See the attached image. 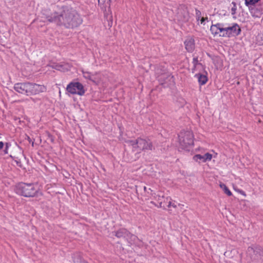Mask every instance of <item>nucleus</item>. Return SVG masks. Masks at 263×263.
Masks as SVG:
<instances>
[{"label": "nucleus", "mask_w": 263, "mask_h": 263, "mask_svg": "<svg viewBox=\"0 0 263 263\" xmlns=\"http://www.w3.org/2000/svg\"><path fill=\"white\" fill-rule=\"evenodd\" d=\"M14 89L17 92L27 96L36 95L47 90L45 85L30 82L17 83L14 85Z\"/></svg>", "instance_id": "f257e3e1"}, {"label": "nucleus", "mask_w": 263, "mask_h": 263, "mask_svg": "<svg viewBox=\"0 0 263 263\" xmlns=\"http://www.w3.org/2000/svg\"><path fill=\"white\" fill-rule=\"evenodd\" d=\"M14 192L17 195L25 197H34L38 196L40 190L35 183L21 182L15 185Z\"/></svg>", "instance_id": "f03ea898"}, {"label": "nucleus", "mask_w": 263, "mask_h": 263, "mask_svg": "<svg viewBox=\"0 0 263 263\" xmlns=\"http://www.w3.org/2000/svg\"><path fill=\"white\" fill-rule=\"evenodd\" d=\"M132 146L133 150L140 153L143 151H152L153 144L150 139L147 138H138L135 140H129L127 142Z\"/></svg>", "instance_id": "7ed1b4c3"}, {"label": "nucleus", "mask_w": 263, "mask_h": 263, "mask_svg": "<svg viewBox=\"0 0 263 263\" xmlns=\"http://www.w3.org/2000/svg\"><path fill=\"white\" fill-rule=\"evenodd\" d=\"M179 141L182 148L186 149L194 145V135L191 131H183L179 135Z\"/></svg>", "instance_id": "20e7f679"}, {"label": "nucleus", "mask_w": 263, "mask_h": 263, "mask_svg": "<svg viewBox=\"0 0 263 263\" xmlns=\"http://www.w3.org/2000/svg\"><path fill=\"white\" fill-rule=\"evenodd\" d=\"M67 91L71 94H77L83 96L85 93V90L83 85L79 82H71L66 87Z\"/></svg>", "instance_id": "39448f33"}, {"label": "nucleus", "mask_w": 263, "mask_h": 263, "mask_svg": "<svg viewBox=\"0 0 263 263\" xmlns=\"http://www.w3.org/2000/svg\"><path fill=\"white\" fill-rule=\"evenodd\" d=\"M241 32L240 27L236 24L232 26H224V33L223 34L224 37H234L238 35Z\"/></svg>", "instance_id": "423d86ee"}, {"label": "nucleus", "mask_w": 263, "mask_h": 263, "mask_svg": "<svg viewBox=\"0 0 263 263\" xmlns=\"http://www.w3.org/2000/svg\"><path fill=\"white\" fill-rule=\"evenodd\" d=\"M247 253L251 255V257L254 260H259L263 257V250L260 247H249L247 249Z\"/></svg>", "instance_id": "0eeeda50"}, {"label": "nucleus", "mask_w": 263, "mask_h": 263, "mask_svg": "<svg viewBox=\"0 0 263 263\" xmlns=\"http://www.w3.org/2000/svg\"><path fill=\"white\" fill-rule=\"evenodd\" d=\"M210 31L214 36L224 37V26L222 24L217 23L212 25L210 27Z\"/></svg>", "instance_id": "6e6552de"}, {"label": "nucleus", "mask_w": 263, "mask_h": 263, "mask_svg": "<svg viewBox=\"0 0 263 263\" xmlns=\"http://www.w3.org/2000/svg\"><path fill=\"white\" fill-rule=\"evenodd\" d=\"M66 21L68 22L67 24H65L67 28L76 27L82 23L81 17H65Z\"/></svg>", "instance_id": "1a4fd4ad"}, {"label": "nucleus", "mask_w": 263, "mask_h": 263, "mask_svg": "<svg viewBox=\"0 0 263 263\" xmlns=\"http://www.w3.org/2000/svg\"><path fill=\"white\" fill-rule=\"evenodd\" d=\"M185 48L189 52H193L195 48V40L193 37H187L184 42Z\"/></svg>", "instance_id": "9d476101"}, {"label": "nucleus", "mask_w": 263, "mask_h": 263, "mask_svg": "<svg viewBox=\"0 0 263 263\" xmlns=\"http://www.w3.org/2000/svg\"><path fill=\"white\" fill-rule=\"evenodd\" d=\"M213 156L212 154L206 153L204 155L202 156L200 154H196L193 157L194 161L200 162H205L206 161H210L212 160Z\"/></svg>", "instance_id": "9b49d317"}, {"label": "nucleus", "mask_w": 263, "mask_h": 263, "mask_svg": "<svg viewBox=\"0 0 263 263\" xmlns=\"http://www.w3.org/2000/svg\"><path fill=\"white\" fill-rule=\"evenodd\" d=\"M111 0H98V5L104 12L109 11Z\"/></svg>", "instance_id": "f8f14e48"}, {"label": "nucleus", "mask_w": 263, "mask_h": 263, "mask_svg": "<svg viewBox=\"0 0 263 263\" xmlns=\"http://www.w3.org/2000/svg\"><path fill=\"white\" fill-rule=\"evenodd\" d=\"M104 78L105 76L103 73L96 72L95 74H93L92 82L96 85H99L103 81Z\"/></svg>", "instance_id": "ddd939ff"}, {"label": "nucleus", "mask_w": 263, "mask_h": 263, "mask_svg": "<svg viewBox=\"0 0 263 263\" xmlns=\"http://www.w3.org/2000/svg\"><path fill=\"white\" fill-rule=\"evenodd\" d=\"M129 232L127 230L124 228H122L116 232L115 235L118 238L124 237L128 236Z\"/></svg>", "instance_id": "4468645a"}, {"label": "nucleus", "mask_w": 263, "mask_h": 263, "mask_svg": "<svg viewBox=\"0 0 263 263\" xmlns=\"http://www.w3.org/2000/svg\"><path fill=\"white\" fill-rule=\"evenodd\" d=\"M195 77L197 78L198 81L200 85H204L208 81V78L205 74H196Z\"/></svg>", "instance_id": "2eb2a0df"}, {"label": "nucleus", "mask_w": 263, "mask_h": 263, "mask_svg": "<svg viewBox=\"0 0 263 263\" xmlns=\"http://www.w3.org/2000/svg\"><path fill=\"white\" fill-rule=\"evenodd\" d=\"M219 186L221 189H222L223 190L224 193L226 194L228 196H231L232 195V192L230 191V190L226 186V184L223 183H220L219 184Z\"/></svg>", "instance_id": "dca6fc26"}, {"label": "nucleus", "mask_w": 263, "mask_h": 263, "mask_svg": "<svg viewBox=\"0 0 263 263\" xmlns=\"http://www.w3.org/2000/svg\"><path fill=\"white\" fill-rule=\"evenodd\" d=\"M166 201L168 202V205H167L168 208H170L171 207H173L174 208H176L177 205L175 203V202H172V198L170 197H167L164 199V201Z\"/></svg>", "instance_id": "f3484780"}, {"label": "nucleus", "mask_w": 263, "mask_h": 263, "mask_svg": "<svg viewBox=\"0 0 263 263\" xmlns=\"http://www.w3.org/2000/svg\"><path fill=\"white\" fill-rule=\"evenodd\" d=\"M82 73L84 78L92 81L93 74L89 72L84 71L83 70L82 71Z\"/></svg>", "instance_id": "a211bd4d"}, {"label": "nucleus", "mask_w": 263, "mask_h": 263, "mask_svg": "<svg viewBox=\"0 0 263 263\" xmlns=\"http://www.w3.org/2000/svg\"><path fill=\"white\" fill-rule=\"evenodd\" d=\"M256 41L259 45H263V31L256 36Z\"/></svg>", "instance_id": "6ab92c4d"}, {"label": "nucleus", "mask_w": 263, "mask_h": 263, "mask_svg": "<svg viewBox=\"0 0 263 263\" xmlns=\"http://www.w3.org/2000/svg\"><path fill=\"white\" fill-rule=\"evenodd\" d=\"M193 64L194 65V68L192 69V72H195L196 67L197 66H200L201 65L198 63V60L197 58H194L193 60Z\"/></svg>", "instance_id": "aec40b11"}, {"label": "nucleus", "mask_w": 263, "mask_h": 263, "mask_svg": "<svg viewBox=\"0 0 263 263\" xmlns=\"http://www.w3.org/2000/svg\"><path fill=\"white\" fill-rule=\"evenodd\" d=\"M260 0H245V4L247 6H252L255 5Z\"/></svg>", "instance_id": "412c9836"}, {"label": "nucleus", "mask_w": 263, "mask_h": 263, "mask_svg": "<svg viewBox=\"0 0 263 263\" xmlns=\"http://www.w3.org/2000/svg\"><path fill=\"white\" fill-rule=\"evenodd\" d=\"M234 189L237 192H238V193L240 194L241 195H243V196L246 197V193L242 191V190H237L234 187Z\"/></svg>", "instance_id": "4be33fe9"}, {"label": "nucleus", "mask_w": 263, "mask_h": 263, "mask_svg": "<svg viewBox=\"0 0 263 263\" xmlns=\"http://www.w3.org/2000/svg\"><path fill=\"white\" fill-rule=\"evenodd\" d=\"M236 10V6L235 5H234L233 7L231 8V14L234 15L235 14V11Z\"/></svg>", "instance_id": "5701e85b"}, {"label": "nucleus", "mask_w": 263, "mask_h": 263, "mask_svg": "<svg viewBox=\"0 0 263 263\" xmlns=\"http://www.w3.org/2000/svg\"><path fill=\"white\" fill-rule=\"evenodd\" d=\"M157 207L165 208L164 205L163 204L162 201L159 202V205L157 206Z\"/></svg>", "instance_id": "b1692460"}, {"label": "nucleus", "mask_w": 263, "mask_h": 263, "mask_svg": "<svg viewBox=\"0 0 263 263\" xmlns=\"http://www.w3.org/2000/svg\"><path fill=\"white\" fill-rule=\"evenodd\" d=\"M5 146H6V148H5V153L6 154H7L8 153V147H9V143H5Z\"/></svg>", "instance_id": "393cba45"}, {"label": "nucleus", "mask_w": 263, "mask_h": 263, "mask_svg": "<svg viewBox=\"0 0 263 263\" xmlns=\"http://www.w3.org/2000/svg\"><path fill=\"white\" fill-rule=\"evenodd\" d=\"M4 146V143L3 142H0V150L2 149Z\"/></svg>", "instance_id": "a878e982"}, {"label": "nucleus", "mask_w": 263, "mask_h": 263, "mask_svg": "<svg viewBox=\"0 0 263 263\" xmlns=\"http://www.w3.org/2000/svg\"><path fill=\"white\" fill-rule=\"evenodd\" d=\"M55 68L59 70H62V66L61 65L57 66V67Z\"/></svg>", "instance_id": "bb28decb"}, {"label": "nucleus", "mask_w": 263, "mask_h": 263, "mask_svg": "<svg viewBox=\"0 0 263 263\" xmlns=\"http://www.w3.org/2000/svg\"><path fill=\"white\" fill-rule=\"evenodd\" d=\"M208 17H201L200 22L201 23H203V22L205 21V19H207Z\"/></svg>", "instance_id": "cd10ccee"}, {"label": "nucleus", "mask_w": 263, "mask_h": 263, "mask_svg": "<svg viewBox=\"0 0 263 263\" xmlns=\"http://www.w3.org/2000/svg\"><path fill=\"white\" fill-rule=\"evenodd\" d=\"M151 203L154 205H155V206H156V203L154 202V201H151Z\"/></svg>", "instance_id": "c85d7f7f"}, {"label": "nucleus", "mask_w": 263, "mask_h": 263, "mask_svg": "<svg viewBox=\"0 0 263 263\" xmlns=\"http://www.w3.org/2000/svg\"><path fill=\"white\" fill-rule=\"evenodd\" d=\"M160 197H160V196H158V200H160Z\"/></svg>", "instance_id": "c756f323"}]
</instances>
